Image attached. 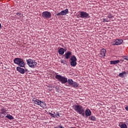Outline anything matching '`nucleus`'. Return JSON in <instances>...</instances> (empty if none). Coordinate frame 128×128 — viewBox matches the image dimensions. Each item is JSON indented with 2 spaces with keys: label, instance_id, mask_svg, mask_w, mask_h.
Wrapping results in <instances>:
<instances>
[{
  "label": "nucleus",
  "instance_id": "39448f33",
  "mask_svg": "<svg viewBox=\"0 0 128 128\" xmlns=\"http://www.w3.org/2000/svg\"><path fill=\"white\" fill-rule=\"evenodd\" d=\"M42 16L45 20L48 18H52V14L50 13V12L45 11L42 13Z\"/></svg>",
  "mask_w": 128,
  "mask_h": 128
},
{
  "label": "nucleus",
  "instance_id": "f3484780",
  "mask_svg": "<svg viewBox=\"0 0 128 128\" xmlns=\"http://www.w3.org/2000/svg\"><path fill=\"white\" fill-rule=\"evenodd\" d=\"M70 60H71L72 62H76L77 59H76V56H71V58H70Z\"/></svg>",
  "mask_w": 128,
  "mask_h": 128
},
{
  "label": "nucleus",
  "instance_id": "c9c22d12",
  "mask_svg": "<svg viewBox=\"0 0 128 128\" xmlns=\"http://www.w3.org/2000/svg\"><path fill=\"white\" fill-rule=\"evenodd\" d=\"M122 60V62H124V60Z\"/></svg>",
  "mask_w": 128,
  "mask_h": 128
},
{
  "label": "nucleus",
  "instance_id": "412c9836",
  "mask_svg": "<svg viewBox=\"0 0 128 128\" xmlns=\"http://www.w3.org/2000/svg\"><path fill=\"white\" fill-rule=\"evenodd\" d=\"M90 120H93V121H96V116H90L89 118Z\"/></svg>",
  "mask_w": 128,
  "mask_h": 128
},
{
  "label": "nucleus",
  "instance_id": "e433bc0d",
  "mask_svg": "<svg viewBox=\"0 0 128 128\" xmlns=\"http://www.w3.org/2000/svg\"><path fill=\"white\" fill-rule=\"evenodd\" d=\"M74 128V127H71V128Z\"/></svg>",
  "mask_w": 128,
  "mask_h": 128
},
{
  "label": "nucleus",
  "instance_id": "393cba45",
  "mask_svg": "<svg viewBox=\"0 0 128 128\" xmlns=\"http://www.w3.org/2000/svg\"><path fill=\"white\" fill-rule=\"evenodd\" d=\"M49 114L50 115V116L52 118H56V115L54 113L52 114V113L49 112Z\"/></svg>",
  "mask_w": 128,
  "mask_h": 128
},
{
  "label": "nucleus",
  "instance_id": "2eb2a0df",
  "mask_svg": "<svg viewBox=\"0 0 128 128\" xmlns=\"http://www.w3.org/2000/svg\"><path fill=\"white\" fill-rule=\"evenodd\" d=\"M75 82H74V80H72V79H68V83L69 84V85L70 86H72L74 84V83Z\"/></svg>",
  "mask_w": 128,
  "mask_h": 128
},
{
  "label": "nucleus",
  "instance_id": "dca6fc26",
  "mask_svg": "<svg viewBox=\"0 0 128 128\" xmlns=\"http://www.w3.org/2000/svg\"><path fill=\"white\" fill-rule=\"evenodd\" d=\"M120 62V60H112L110 62V64H117Z\"/></svg>",
  "mask_w": 128,
  "mask_h": 128
},
{
  "label": "nucleus",
  "instance_id": "4c0bfd02",
  "mask_svg": "<svg viewBox=\"0 0 128 128\" xmlns=\"http://www.w3.org/2000/svg\"><path fill=\"white\" fill-rule=\"evenodd\" d=\"M26 72L28 70L26 69Z\"/></svg>",
  "mask_w": 128,
  "mask_h": 128
},
{
  "label": "nucleus",
  "instance_id": "b1692460",
  "mask_svg": "<svg viewBox=\"0 0 128 128\" xmlns=\"http://www.w3.org/2000/svg\"><path fill=\"white\" fill-rule=\"evenodd\" d=\"M120 128H128V126L126 124H122L120 126Z\"/></svg>",
  "mask_w": 128,
  "mask_h": 128
},
{
  "label": "nucleus",
  "instance_id": "72a5a7b5",
  "mask_svg": "<svg viewBox=\"0 0 128 128\" xmlns=\"http://www.w3.org/2000/svg\"><path fill=\"white\" fill-rule=\"evenodd\" d=\"M104 22H108V21L106 20V19L104 20Z\"/></svg>",
  "mask_w": 128,
  "mask_h": 128
},
{
  "label": "nucleus",
  "instance_id": "4468645a",
  "mask_svg": "<svg viewBox=\"0 0 128 128\" xmlns=\"http://www.w3.org/2000/svg\"><path fill=\"white\" fill-rule=\"evenodd\" d=\"M34 102L36 104H38V106H40L42 107V101H40V100H34Z\"/></svg>",
  "mask_w": 128,
  "mask_h": 128
},
{
  "label": "nucleus",
  "instance_id": "4be33fe9",
  "mask_svg": "<svg viewBox=\"0 0 128 128\" xmlns=\"http://www.w3.org/2000/svg\"><path fill=\"white\" fill-rule=\"evenodd\" d=\"M54 114H55V118H60V113L58 112H56H56H54Z\"/></svg>",
  "mask_w": 128,
  "mask_h": 128
},
{
  "label": "nucleus",
  "instance_id": "f8f14e48",
  "mask_svg": "<svg viewBox=\"0 0 128 128\" xmlns=\"http://www.w3.org/2000/svg\"><path fill=\"white\" fill-rule=\"evenodd\" d=\"M106 49L104 48H102V50H101L100 55L101 56H106Z\"/></svg>",
  "mask_w": 128,
  "mask_h": 128
},
{
  "label": "nucleus",
  "instance_id": "2f4dec72",
  "mask_svg": "<svg viewBox=\"0 0 128 128\" xmlns=\"http://www.w3.org/2000/svg\"><path fill=\"white\" fill-rule=\"evenodd\" d=\"M126 124H128V120H126Z\"/></svg>",
  "mask_w": 128,
  "mask_h": 128
},
{
  "label": "nucleus",
  "instance_id": "a878e982",
  "mask_svg": "<svg viewBox=\"0 0 128 128\" xmlns=\"http://www.w3.org/2000/svg\"><path fill=\"white\" fill-rule=\"evenodd\" d=\"M60 62L61 64H66V60H62Z\"/></svg>",
  "mask_w": 128,
  "mask_h": 128
},
{
  "label": "nucleus",
  "instance_id": "c85d7f7f",
  "mask_svg": "<svg viewBox=\"0 0 128 128\" xmlns=\"http://www.w3.org/2000/svg\"><path fill=\"white\" fill-rule=\"evenodd\" d=\"M108 18H112V14H108Z\"/></svg>",
  "mask_w": 128,
  "mask_h": 128
},
{
  "label": "nucleus",
  "instance_id": "6ab92c4d",
  "mask_svg": "<svg viewBox=\"0 0 128 128\" xmlns=\"http://www.w3.org/2000/svg\"><path fill=\"white\" fill-rule=\"evenodd\" d=\"M126 74V72H123L119 74V76H120V78H124V74Z\"/></svg>",
  "mask_w": 128,
  "mask_h": 128
},
{
  "label": "nucleus",
  "instance_id": "1a4fd4ad",
  "mask_svg": "<svg viewBox=\"0 0 128 128\" xmlns=\"http://www.w3.org/2000/svg\"><path fill=\"white\" fill-rule=\"evenodd\" d=\"M72 56V52L70 51H68L66 52L65 53L63 56H64L66 60H68Z\"/></svg>",
  "mask_w": 128,
  "mask_h": 128
},
{
  "label": "nucleus",
  "instance_id": "20e7f679",
  "mask_svg": "<svg viewBox=\"0 0 128 128\" xmlns=\"http://www.w3.org/2000/svg\"><path fill=\"white\" fill-rule=\"evenodd\" d=\"M26 62H27V64H28L30 68H34L36 64H38V63L36 62L35 60H26Z\"/></svg>",
  "mask_w": 128,
  "mask_h": 128
},
{
  "label": "nucleus",
  "instance_id": "f704fd0d",
  "mask_svg": "<svg viewBox=\"0 0 128 128\" xmlns=\"http://www.w3.org/2000/svg\"><path fill=\"white\" fill-rule=\"evenodd\" d=\"M17 14H19L20 15V13H18Z\"/></svg>",
  "mask_w": 128,
  "mask_h": 128
},
{
  "label": "nucleus",
  "instance_id": "5701e85b",
  "mask_svg": "<svg viewBox=\"0 0 128 128\" xmlns=\"http://www.w3.org/2000/svg\"><path fill=\"white\" fill-rule=\"evenodd\" d=\"M6 118H8V120H14V117L10 115H7L6 116Z\"/></svg>",
  "mask_w": 128,
  "mask_h": 128
},
{
  "label": "nucleus",
  "instance_id": "423d86ee",
  "mask_svg": "<svg viewBox=\"0 0 128 128\" xmlns=\"http://www.w3.org/2000/svg\"><path fill=\"white\" fill-rule=\"evenodd\" d=\"M80 18H89L90 14L86 13V12H79Z\"/></svg>",
  "mask_w": 128,
  "mask_h": 128
},
{
  "label": "nucleus",
  "instance_id": "0eeeda50",
  "mask_svg": "<svg viewBox=\"0 0 128 128\" xmlns=\"http://www.w3.org/2000/svg\"><path fill=\"white\" fill-rule=\"evenodd\" d=\"M122 39H116L113 40L111 44L112 46H120V44H122Z\"/></svg>",
  "mask_w": 128,
  "mask_h": 128
},
{
  "label": "nucleus",
  "instance_id": "473e14b6",
  "mask_svg": "<svg viewBox=\"0 0 128 128\" xmlns=\"http://www.w3.org/2000/svg\"><path fill=\"white\" fill-rule=\"evenodd\" d=\"M2 28V24L0 23V28Z\"/></svg>",
  "mask_w": 128,
  "mask_h": 128
},
{
  "label": "nucleus",
  "instance_id": "f03ea898",
  "mask_svg": "<svg viewBox=\"0 0 128 128\" xmlns=\"http://www.w3.org/2000/svg\"><path fill=\"white\" fill-rule=\"evenodd\" d=\"M14 62L15 64L19 66L20 68H24V60L20 58H14Z\"/></svg>",
  "mask_w": 128,
  "mask_h": 128
},
{
  "label": "nucleus",
  "instance_id": "a211bd4d",
  "mask_svg": "<svg viewBox=\"0 0 128 128\" xmlns=\"http://www.w3.org/2000/svg\"><path fill=\"white\" fill-rule=\"evenodd\" d=\"M70 65L72 66H76V61H71Z\"/></svg>",
  "mask_w": 128,
  "mask_h": 128
},
{
  "label": "nucleus",
  "instance_id": "6e6552de",
  "mask_svg": "<svg viewBox=\"0 0 128 128\" xmlns=\"http://www.w3.org/2000/svg\"><path fill=\"white\" fill-rule=\"evenodd\" d=\"M67 14H68V9L66 8L65 10H62L60 12L57 14L56 16H66Z\"/></svg>",
  "mask_w": 128,
  "mask_h": 128
},
{
  "label": "nucleus",
  "instance_id": "9d476101",
  "mask_svg": "<svg viewBox=\"0 0 128 128\" xmlns=\"http://www.w3.org/2000/svg\"><path fill=\"white\" fill-rule=\"evenodd\" d=\"M16 70L20 72V74H25L26 72V70H24V69L20 66H18L16 68Z\"/></svg>",
  "mask_w": 128,
  "mask_h": 128
},
{
  "label": "nucleus",
  "instance_id": "aec40b11",
  "mask_svg": "<svg viewBox=\"0 0 128 128\" xmlns=\"http://www.w3.org/2000/svg\"><path fill=\"white\" fill-rule=\"evenodd\" d=\"M80 86V84H78V83L76 82H74V84H73V86H72L73 88H78V86Z\"/></svg>",
  "mask_w": 128,
  "mask_h": 128
},
{
  "label": "nucleus",
  "instance_id": "9b49d317",
  "mask_svg": "<svg viewBox=\"0 0 128 128\" xmlns=\"http://www.w3.org/2000/svg\"><path fill=\"white\" fill-rule=\"evenodd\" d=\"M66 50H64V49L62 48H60L58 50V52L59 54H60L61 56H64V52H66Z\"/></svg>",
  "mask_w": 128,
  "mask_h": 128
},
{
  "label": "nucleus",
  "instance_id": "f257e3e1",
  "mask_svg": "<svg viewBox=\"0 0 128 128\" xmlns=\"http://www.w3.org/2000/svg\"><path fill=\"white\" fill-rule=\"evenodd\" d=\"M74 110L77 112L79 114L84 116V109L81 105L77 104L74 106Z\"/></svg>",
  "mask_w": 128,
  "mask_h": 128
},
{
  "label": "nucleus",
  "instance_id": "cd10ccee",
  "mask_svg": "<svg viewBox=\"0 0 128 128\" xmlns=\"http://www.w3.org/2000/svg\"><path fill=\"white\" fill-rule=\"evenodd\" d=\"M41 104H42V108L43 106L42 104H44V106H46V102H44L41 101Z\"/></svg>",
  "mask_w": 128,
  "mask_h": 128
},
{
  "label": "nucleus",
  "instance_id": "7ed1b4c3",
  "mask_svg": "<svg viewBox=\"0 0 128 128\" xmlns=\"http://www.w3.org/2000/svg\"><path fill=\"white\" fill-rule=\"evenodd\" d=\"M55 78L56 80H58L62 84H66V82H68V78L64 77L60 75L56 74Z\"/></svg>",
  "mask_w": 128,
  "mask_h": 128
},
{
  "label": "nucleus",
  "instance_id": "ddd939ff",
  "mask_svg": "<svg viewBox=\"0 0 128 128\" xmlns=\"http://www.w3.org/2000/svg\"><path fill=\"white\" fill-rule=\"evenodd\" d=\"M85 114L86 116H92V112L90 109H86L85 110Z\"/></svg>",
  "mask_w": 128,
  "mask_h": 128
},
{
  "label": "nucleus",
  "instance_id": "c756f323",
  "mask_svg": "<svg viewBox=\"0 0 128 128\" xmlns=\"http://www.w3.org/2000/svg\"><path fill=\"white\" fill-rule=\"evenodd\" d=\"M55 128H64L62 127V125H60L58 127H56Z\"/></svg>",
  "mask_w": 128,
  "mask_h": 128
},
{
  "label": "nucleus",
  "instance_id": "bb28decb",
  "mask_svg": "<svg viewBox=\"0 0 128 128\" xmlns=\"http://www.w3.org/2000/svg\"><path fill=\"white\" fill-rule=\"evenodd\" d=\"M123 60H128V56H123Z\"/></svg>",
  "mask_w": 128,
  "mask_h": 128
},
{
  "label": "nucleus",
  "instance_id": "7c9ffc66",
  "mask_svg": "<svg viewBox=\"0 0 128 128\" xmlns=\"http://www.w3.org/2000/svg\"><path fill=\"white\" fill-rule=\"evenodd\" d=\"M126 110L128 111V106L126 107Z\"/></svg>",
  "mask_w": 128,
  "mask_h": 128
}]
</instances>
